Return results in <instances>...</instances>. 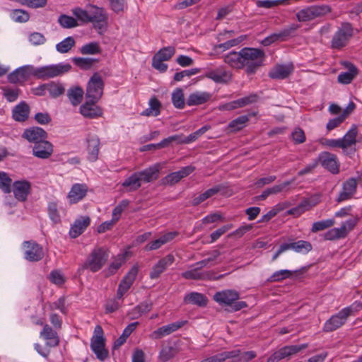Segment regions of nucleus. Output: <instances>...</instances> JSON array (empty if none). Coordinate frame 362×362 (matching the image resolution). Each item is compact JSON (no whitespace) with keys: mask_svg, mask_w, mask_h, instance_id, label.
Listing matches in <instances>:
<instances>
[{"mask_svg":"<svg viewBox=\"0 0 362 362\" xmlns=\"http://www.w3.org/2000/svg\"><path fill=\"white\" fill-rule=\"evenodd\" d=\"M184 302L187 304H193L199 307H204L207 305L208 299L206 296L198 292H192L186 295Z\"/></svg>","mask_w":362,"mask_h":362,"instance_id":"36","label":"nucleus"},{"mask_svg":"<svg viewBox=\"0 0 362 362\" xmlns=\"http://www.w3.org/2000/svg\"><path fill=\"white\" fill-rule=\"evenodd\" d=\"M195 170V167L187 165L182 168L180 170L173 172L163 179V183L165 185H173L178 182L181 179L188 176Z\"/></svg>","mask_w":362,"mask_h":362,"instance_id":"21","label":"nucleus"},{"mask_svg":"<svg viewBox=\"0 0 362 362\" xmlns=\"http://www.w3.org/2000/svg\"><path fill=\"white\" fill-rule=\"evenodd\" d=\"M175 261V257L173 255L169 254L165 257L161 258L151 269L149 274V277L151 279H157L160 277L168 267H170Z\"/></svg>","mask_w":362,"mask_h":362,"instance_id":"14","label":"nucleus"},{"mask_svg":"<svg viewBox=\"0 0 362 362\" xmlns=\"http://www.w3.org/2000/svg\"><path fill=\"white\" fill-rule=\"evenodd\" d=\"M353 36V27L349 23H343L334 33L332 41V49H340L345 47Z\"/></svg>","mask_w":362,"mask_h":362,"instance_id":"6","label":"nucleus"},{"mask_svg":"<svg viewBox=\"0 0 362 362\" xmlns=\"http://www.w3.org/2000/svg\"><path fill=\"white\" fill-rule=\"evenodd\" d=\"M341 64L347 69L348 71L341 72L337 77V81L341 84H349L358 75V70L354 64L348 61L341 62Z\"/></svg>","mask_w":362,"mask_h":362,"instance_id":"18","label":"nucleus"},{"mask_svg":"<svg viewBox=\"0 0 362 362\" xmlns=\"http://www.w3.org/2000/svg\"><path fill=\"white\" fill-rule=\"evenodd\" d=\"M79 52L83 55L97 54L102 52V49L98 42H91L83 45Z\"/></svg>","mask_w":362,"mask_h":362,"instance_id":"46","label":"nucleus"},{"mask_svg":"<svg viewBox=\"0 0 362 362\" xmlns=\"http://www.w3.org/2000/svg\"><path fill=\"white\" fill-rule=\"evenodd\" d=\"M14 21L18 23H25L29 21L30 15L28 12L22 9H15L11 14Z\"/></svg>","mask_w":362,"mask_h":362,"instance_id":"63","label":"nucleus"},{"mask_svg":"<svg viewBox=\"0 0 362 362\" xmlns=\"http://www.w3.org/2000/svg\"><path fill=\"white\" fill-rule=\"evenodd\" d=\"M75 44L73 37H67L56 45V49L62 54L67 53L75 46Z\"/></svg>","mask_w":362,"mask_h":362,"instance_id":"54","label":"nucleus"},{"mask_svg":"<svg viewBox=\"0 0 362 362\" xmlns=\"http://www.w3.org/2000/svg\"><path fill=\"white\" fill-rule=\"evenodd\" d=\"M88 192V187L83 184H75L72 186L67 198L71 204H76L83 199Z\"/></svg>","mask_w":362,"mask_h":362,"instance_id":"28","label":"nucleus"},{"mask_svg":"<svg viewBox=\"0 0 362 362\" xmlns=\"http://www.w3.org/2000/svg\"><path fill=\"white\" fill-rule=\"evenodd\" d=\"M138 267L134 265L125 275V276L119 284L117 292V299H121L124 294L130 288L138 274Z\"/></svg>","mask_w":362,"mask_h":362,"instance_id":"12","label":"nucleus"},{"mask_svg":"<svg viewBox=\"0 0 362 362\" xmlns=\"http://www.w3.org/2000/svg\"><path fill=\"white\" fill-rule=\"evenodd\" d=\"M149 107L146 108L144 110L141 115L142 116H154L156 117L160 113L161 103L155 97H152L149 100Z\"/></svg>","mask_w":362,"mask_h":362,"instance_id":"38","label":"nucleus"},{"mask_svg":"<svg viewBox=\"0 0 362 362\" xmlns=\"http://www.w3.org/2000/svg\"><path fill=\"white\" fill-rule=\"evenodd\" d=\"M1 90L4 97L10 103L16 101L21 93V90L18 88L4 86L1 88Z\"/></svg>","mask_w":362,"mask_h":362,"instance_id":"52","label":"nucleus"},{"mask_svg":"<svg viewBox=\"0 0 362 362\" xmlns=\"http://www.w3.org/2000/svg\"><path fill=\"white\" fill-rule=\"evenodd\" d=\"M211 98V94L207 92H194L191 93L186 101L189 106L200 105L207 103Z\"/></svg>","mask_w":362,"mask_h":362,"instance_id":"34","label":"nucleus"},{"mask_svg":"<svg viewBox=\"0 0 362 362\" xmlns=\"http://www.w3.org/2000/svg\"><path fill=\"white\" fill-rule=\"evenodd\" d=\"M300 28V25L293 23L277 33L279 41H286L292 37L295 32Z\"/></svg>","mask_w":362,"mask_h":362,"instance_id":"53","label":"nucleus"},{"mask_svg":"<svg viewBox=\"0 0 362 362\" xmlns=\"http://www.w3.org/2000/svg\"><path fill=\"white\" fill-rule=\"evenodd\" d=\"M53 153L52 144L45 140L38 144H35L33 148V155L41 159L49 158Z\"/></svg>","mask_w":362,"mask_h":362,"instance_id":"27","label":"nucleus"},{"mask_svg":"<svg viewBox=\"0 0 362 362\" xmlns=\"http://www.w3.org/2000/svg\"><path fill=\"white\" fill-rule=\"evenodd\" d=\"M206 78L213 80L216 83H222L227 81L228 73L221 69H217L206 72L204 75Z\"/></svg>","mask_w":362,"mask_h":362,"instance_id":"41","label":"nucleus"},{"mask_svg":"<svg viewBox=\"0 0 362 362\" xmlns=\"http://www.w3.org/2000/svg\"><path fill=\"white\" fill-rule=\"evenodd\" d=\"M129 204V201L124 199L121 201L117 206H116L112 211V218L117 221L122 213L127 208Z\"/></svg>","mask_w":362,"mask_h":362,"instance_id":"64","label":"nucleus"},{"mask_svg":"<svg viewBox=\"0 0 362 362\" xmlns=\"http://www.w3.org/2000/svg\"><path fill=\"white\" fill-rule=\"evenodd\" d=\"M24 257L29 262H38L44 257L42 247L33 240L23 243Z\"/></svg>","mask_w":362,"mask_h":362,"instance_id":"11","label":"nucleus"},{"mask_svg":"<svg viewBox=\"0 0 362 362\" xmlns=\"http://www.w3.org/2000/svg\"><path fill=\"white\" fill-rule=\"evenodd\" d=\"M90 349L96 355L98 359L104 361L108 357V350L105 349V340L98 339L97 340L90 339Z\"/></svg>","mask_w":362,"mask_h":362,"instance_id":"32","label":"nucleus"},{"mask_svg":"<svg viewBox=\"0 0 362 362\" xmlns=\"http://www.w3.org/2000/svg\"><path fill=\"white\" fill-rule=\"evenodd\" d=\"M308 346V344L285 346L275 351L269 358H268L267 362H279L282 359L289 358L292 356L306 349Z\"/></svg>","mask_w":362,"mask_h":362,"instance_id":"9","label":"nucleus"},{"mask_svg":"<svg viewBox=\"0 0 362 362\" xmlns=\"http://www.w3.org/2000/svg\"><path fill=\"white\" fill-rule=\"evenodd\" d=\"M244 69L247 75L254 74L263 65L265 54L258 48L244 47Z\"/></svg>","mask_w":362,"mask_h":362,"instance_id":"2","label":"nucleus"},{"mask_svg":"<svg viewBox=\"0 0 362 362\" xmlns=\"http://www.w3.org/2000/svg\"><path fill=\"white\" fill-rule=\"evenodd\" d=\"M90 223V218L88 216H81L76 219L71 226L69 235L71 238H76L81 235Z\"/></svg>","mask_w":362,"mask_h":362,"instance_id":"26","label":"nucleus"},{"mask_svg":"<svg viewBox=\"0 0 362 362\" xmlns=\"http://www.w3.org/2000/svg\"><path fill=\"white\" fill-rule=\"evenodd\" d=\"M71 69L69 64H58L53 65L44 66L38 68L33 66L32 76L41 80H47L62 76Z\"/></svg>","mask_w":362,"mask_h":362,"instance_id":"3","label":"nucleus"},{"mask_svg":"<svg viewBox=\"0 0 362 362\" xmlns=\"http://www.w3.org/2000/svg\"><path fill=\"white\" fill-rule=\"evenodd\" d=\"M353 312L354 308L352 306L343 308L337 314L332 315L325 322L323 326V331L325 332H331L341 327L345 324L348 317Z\"/></svg>","mask_w":362,"mask_h":362,"instance_id":"7","label":"nucleus"},{"mask_svg":"<svg viewBox=\"0 0 362 362\" xmlns=\"http://www.w3.org/2000/svg\"><path fill=\"white\" fill-rule=\"evenodd\" d=\"M349 112L347 110H344L339 116L330 119L327 124L326 128L328 131H331L334 128L339 127L348 116Z\"/></svg>","mask_w":362,"mask_h":362,"instance_id":"59","label":"nucleus"},{"mask_svg":"<svg viewBox=\"0 0 362 362\" xmlns=\"http://www.w3.org/2000/svg\"><path fill=\"white\" fill-rule=\"evenodd\" d=\"M122 187L127 188L128 192H134L141 187L139 177L136 173L127 177L122 184Z\"/></svg>","mask_w":362,"mask_h":362,"instance_id":"42","label":"nucleus"},{"mask_svg":"<svg viewBox=\"0 0 362 362\" xmlns=\"http://www.w3.org/2000/svg\"><path fill=\"white\" fill-rule=\"evenodd\" d=\"M249 121V117L247 115H242L236 119L232 120L228 128L230 130V132H238L241 130L245 127L246 123Z\"/></svg>","mask_w":362,"mask_h":362,"instance_id":"49","label":"nucleus"},{"mask_svg":"<svg viewBox=\"0 0 362 362\" xmlns=\"http://www.w3.org/2000/svg\"><path fill=\"white\" fill-rule=\"evenodd\" d=\"M73 14L76 17L77 20L83 23H90L88 9L83 10L81 8L77 7L72 10Z\"/></svg>","mask_w":362,"mask_h":362,"instance_id":"61","label":"nucleus"},{"mask_svg":"<svg viewBox=\"0 0 362 362\" xmlns=\"http://www.w3.org/2000/svg\"><path fill=\"white\" fill-rule=\"evenodd\" d=\"M40 337L47 341L48 346L54 347L59 344V338L57 332L48 325L44 326L40 332Z\"/></svg>","mask_w":362,"mask_h":362,"instance_id":"33","label":"nucleus"},{"mask_svg":"<svg viewBox=\"0 0 362 362\" xmlns=\"http://www.w3.org/2000/svg\"><path fill=\"white\" fill-rule=\"evenodd\" d=\"M30 111L29 105L25 101H22L13 107L12 117L16 122H23L28 119Z\"/></svg>","mask_w":362,"mask_h":362,"instance_id":"30","label":"nucleus"},{"mask_svg":"<svg viewBox=\"0 0 362 362\" xmlns=\"http://www.w3.org/2000/svg\"><path fill=\"white\" fill-rule=\"evenodd\" d=\"M175 53V48L173 46L165 47L160 49L155 55L159 57L164 61L170 60Z\"/></svg>","mask_w":362,"mask_h":362,"instance_id":"62","label":"nucleus"},{"mask_svg":"<svg viewBox=\"0 0 362 362\" xmlns=\"http://www.w3.org/2000/svg\"><path fill=\"white\" fill-rule=\"evenodd\" d=\"M73 63L83 70H88L99 62L98 59L89 58V57H74L72 58Z\"/></svg>","mask_w":362,"mask_h":362,"instance_id":"40","label":"nucleus"},{"mask_svg":"<svg viewBox=\"0 0 362 362\" xmlns=\"http://www.w3.org/2000/svg\"><path fill=\"white\" fill-rule=\"evenodd\" d=\"M160 168V165L156 163L142 171L136 172L141 183H148L156 180L159 177Z\"/></svg>","mask_w":362,"mask_h":362,"instance_id":"23","label":"nucleus"},{"mask_svg":"<svg viewBox=\"0 0 362 362\" xmlns=\"http://www.w3.org/2000/svg\"><path fill=\"white\" fill-rule=\"evenodd\" d=\"M104 81L98 73H94L90 77L86 88V98L90 101L98 102L103 94Z\"/></svg>","mask_w":362,"mask_h":362,"instance_id":"4","label":"nucleus"},{"mask_svg":"<svg viewBox=\"0 0 362 362\" xmlns=\"http://www.w3.org/2000/svg\"><path fill=\"white\" fill-rule=\"evenodd\" d=\"M58 23L64 28H72L78 25L76 18L65 14L59 16Z\"/></svg>","mask_w":362,"mask_h":362,"instance_id":"57","label":"nucleus"},{"mask_svg":"<svg viewBox=\"0 0 362 362\" xmlns=\"http://www.w3.org/2000/svg\"><path fill=\"white\" fill-rule=\"evenodd\" d=\"M316 160L331 173L336 175L339 173L340 163L335 154L323 151L319 154Z\"/></svg>","mask_w":362,"mask_h":362,"instance_id":"10","label":"nucleus"},{"mask_svg":"<svg viewBox=\"0 0 362 362\" xmlns=\"http://www.w3.org/2000/svg\"><path fill=\"white\" fill-rule=\"evenodd\" d=\"M357 181L354 177H350L342 185V190L340 192L336 201L339 203L350 199L356 192Z\"/></svg>","mask_w":362,"mask_h":362,"instance_id":"17","label":"nucleus"},{"mask_svg":"<svg viewBox=\"0 0 362 362\" xmlns=\"http://www.w3.org/2000/svg\"><path fill=\"white\" fill-rule=\"evenodd\" d=\"M90 23H93V28L100 33L105 31L107 27L108 16L105 9L94 5L88 6Z\"/></svg>","mask_w":362,"mask_h":362,"instance_id":"8","label":"nucleus"},{"mask_svg":"<svg viewBox=\"0 0 362 362\" xmlns=\"http://www.w3.org/2000/svg\"><path fill=\"white\" fill-rule=\"evenodd\" d=\"M47 91L51 97L56 98L64 93L65 88L60 83L50 82L47 83Z\"/></svg>","mask_w":362,"mask_h":362,"instance_id":"56","label":"nucleus"},{"mask_svg":"<svg viewBox=\"0 0 362 362\" xmlns=\"http://www.w3.org/2000/svg\"><path fill=\"white\" fill-rule=\"evenodd\" d=\"M238 352V351H224L203 359L200 362H224L226 359L234 358Z\"/></svg>","mask_w":362,"mask_h":362,"instance_id":"44","label":"nucleus"},{"mask_svg":"<svg viewBox=\"0 0 362 362\" xmlns=\"http://www.w3.org/2000/svg\"><path fill=\"white\" fill-rule=\"evenodd\" d=\"M83 90L81 87H74L68 90L67 96L74 105H77L82 101Z\"/></svg>","mask_w":362,"mask_h":362,"instance_id":"45","label":"nucleus"},{"mask_svg":"<svg viewBox=\"0 0 362 362\" xmlns=\"http://www.w3.org/2000/svg\"><path fill=\"white\" fill-rule=\"evenodd\" d=\"M12 179L8 174L0 171V189L5 194H9L12 191Z\"/></svg>","mask_w":362,"mask_h":362,"instance_id":"51","label":"nucleus"},{"mask_svg":"<svg viewBox=\"0 0 362 362\" xmlns=\"http://www.w3.org/2000/svg\"><path fill=\"white\" fill-rule=\"evenodd\" d=\"M172 103L177 109H183L185 105L183 90L182 88H176L172 93Z\"/></svg>","mask_w":362,"mask_h":362,"instance_id":"50","label":"nucleus"},{"mask_svg":"<svg viewBox=\"0 0 362 362\" xmlns=\"http://www.w3.org/2000/svg\"><path fill=\"white\" fill-rule=\"evenodd\" d=\"M177 353V349L168 345V346H163L160 354H159V358L163 362H166L173 358Z\"/></svg>","mask_w":362,"mask_h":362,"instance_id":"55","label":"nucleus"},{"mask_svg":"<svg viewBox=\"0 0 362 362\" xmlns=\"http://www.w3.org/2000/svg\"><path fill=\"white\" fill-rule=\"evenodd\" d=\"M185 322H176L168 325L163 326L159 327L156 330L153 331L150 335L149 337L152 339H158L162 338L164 336L168 335L180 327H182L185 325Z\"/></svg>","mask_w":362,"mask_h":362,"instance_id":"25","label":"nucleus"},{"mask_svg":"<svg viewBox=\"0 0 362 362\" xmlns=\"http://www.w3.org/2000/svg\"><path fill=\"white\" fill-rule=\"evenodd\" d=\"M319 203V198H310L303 200L298 206L287 211V214L300 216L305 211L311 209Z\"/></svg>","mask_w":362,"mask_h":362,"instance_id":"22","label":"nucleus"},{"mask_svg":"<svg viewBox=\"0 0 362 362\" xmlns=\"http://www.w3.org/2000/svg\"><path fill=\"white\" fill-rule=\"evenodd\" d=\"M22 137L30 143L38 144L40 142L47 139V133L41 127H33L25 129Z\"/></svg>","mask_w":362,"mask_h":362,"instance_id":"13","label":"nucleus"},{"mask_svg":"<svg viewBox=\"0 0 362 362\" xmlns=\"http://www.w3.org/2000/svg\"><path fill=\"white\" fill-rule=\"evenodd\" d=\"M331 12V8L327 5H314L300 10L296 13L297 20L306 22L322 17Z\"/></svg>","mask_w":362,"mask_h":362,"instance_id":"5","label":"nucleus"},{"mask_svg":"<svg viewBox=\"0 0 362 362\" xmlns=\"http://www.w3.org/2000/svg\"><path fill=\"white\" fill-rule=\"evenodd\" d=\"M293 272L288 269H282L274 272L268 279L271 282L281 281L284 279L291 278Z\"/></svg>","mask_w":362,"mask_h":362,"instance_id":"60","label":"nucleus"},{"mask_svg":"<svg viewBox=\"0 0 362 362\" xmlns=\"http://www.w3.org/2000/svg\"><path fill=\"white\" fill-rule=\"evenodd\" d=\"M33 66L20 67L8 75V81L11 83H23L32 76Z\"/></svg>","mask_w":362,"mask_h":362,"instance_id":"16","label":"nucleus"},{"mask_svg":"<svg viewBox=\"0 0 362 362\" xmlns=\"http://www.w3.org/2000/svg\"><path fill=\"white\" fill-rule=\"evenodd\" d=\"M108 257L109 252L106 247H96L91 251L79 271L88 269L93 273L97 272L105 266Z\"/></svg>","mask_w":362,"mask_h":362,"instance_id":"1","label":"nucleus"},{"mask_svg":"<svg viewBox=\"0 0 362 362\" xmlns=\"http://www.w3.org/2000/svg\"><path fill=\"white\" fill-rule=\"evenodd\" d=\"M335 221L334 219H326L313 223L311 232L317 233L318 231L324 230L334 226Z\"/></svg>","mask_w":362,"mask_h":362,"instance_id":"58","label":"nucleus"},{"mask_svg":"<svg viewBox=\"0 0 362 362\" xmlns=\"http://www.w3.org/2000/svg\"><path fill=\"white\" fill-rule=\"evenodd\" d=\"M30 182L26 180L15 181L12 185V191L14 197L20 202H25L28 195L30 193Z\"/></svg>","mask_w":362,"mask_h":362,"instance_id":"15","label":"nucleus"},{"mask_svg":"<svg viewBox=\"0 0 362 362\" xmlns=\"http://www.w3.org/2000/svg\"><path fill=\"white\" fill-rule=\"evenodd\" d=\"M86 141L88 144V159L91 162H94L97 160L98 158L100 149V139L96 135L88 134L86 138Z\"/></svg>","mask_w":362,"mask_h":362,"instance_id":"24","label":"nucleus"},{"mask_svg":"<svg viewBox=\"0 0 362 362\" xmlns=\"http://www.w3.org/2000/svg\"><path fill=\"white\" fill-rule=\"evenodd\" d=\"M293 71L292 64L276 65L269 72V76L272 79H284L288 78Z\"/></svg>","mask_w":362,"mask_h":362,"instance_id":"31","label":"nucleus"},{"mask_svg":"<svg viewBox=\"0 0 362 362\" xmlns=\"http://www.w3.org/2000/svg\"><path fill=\"white\" fill-rule=\"evenodd\" d=\"M177 235V233H168L160 238L150 242L147 244L144 250L146 251L154 250L160 248L163 245L173 240Z\"/></svg>","mask_w":362,"mask_h":362,"instance_id":"37","label":"nucleus"},{"mask_svg":"<svg viewBox=\"0 0 362 362\" xmlns=\"http://www.w3.org/2000/svg\"><path fill=\"white\" fill-rule=\"evenodd\" d=\"M347 235V233L345 232L344 226L340 228H334L329 230L325 234V239L327 240H335L340 238H344Z\"/></svg>","mask_w":362,"mask_h":362,"instance_id":"48","label":"nucleus"},{"mask_svg":"<svg viewBox=\"0 0 362 362\" xmlns=\"http://www.w3.org/2000/svg\"><path fill=\"white\" fill-rule=\"evenodd\" d=\"M151 309V303L148 302H143L132 309L129 314L132 315V319H137L143 314L150 312Z\"/></svg>","mask_w":362,"mask_h":362,"instance_id":"47","label":"nucleus"},{"mask_svg":"<svg viewBox=\"0 0 362 362\" xmlns=\"http://www.w3.org/2000/svg\"><path fill=\"white\" fill-rule=\"evenodd\" d=\"M287 250H293L298 253H308L313 250V245L309 241L298 240L285 243Z\"/></svg>","mask_w":362,"mask_h":362,"instance_id":"35","label":"nucleus"},{"mask_svg":"<svg viewBox=\"0 0 362 362\" xmlns=\"http://www.w3.org/2000/svg\"><path fill=\"white\" fill-rule=\"evenodd\" d=\"M244 50L243 48L239 52L232 51L224 55L223 61L229 66L236 69H244Z\"/></svg>","mask_w":362,"mask_h":362,"instance_id":"20","label":"nucleus"},{"mask_svg":"<svg viewBox=\"0 0 362 362\" xmlns=\"http://www.w3.org/2000/svg\"><path fill=\"white\" fill-rule=\"evenodd\" d=\"M358 134V128L356 124H353L351 129L346 132L341 139L344 144V149L350 147L356 143V136Z\"/></svg>","mask_w":362,"mask_h":362,"instance_id":"43","label":"nucleus"},{"mask_svg":"<svg viewBox=\"0 0 362 362\" xmlns=\"http://www.w3.org/2000/svg\"><path fill=\"white\" fill-rule=\"evenodd\" d=\"M239 298V293L233 290L218 291L214 296V300L221 305L229 306L233 301L238 300Z\"/></svg>","mask_w":362,"mask_h":362,"instance_id":"19","label":"nucleus"},{"mask_svg":"<svg viewBox=\"0 0 362 362\" xmlns=\"http://www.w3.org/2000/svg\"><path fill=\"white\" fill-rule=\"evenodd\" d=\"M139 325L138 322L129 324L123 331L122 335L115 341L113 349H117L120 347L126 341L127 339L134 331L136 326Z\"/></svg>","mask_w":362,"mask_h":362,"instance_id":"39","label":"nucleus"},{"mask_svg":"<svg viewBox=\"0 0 362 362\" xmlns=\"http://www.w3.org/2000/svg\"><path fill=\"white\" fill-rule=\"evenodd\" d=\"M97 102L86 100V102L81 106L80 112L86 117L95 118L103 114L102 109L96 105Z\"/></svg>","mask_w":362,"mask_h":362,"instance_id":"29","label":"nucleus"}]
</instances>
